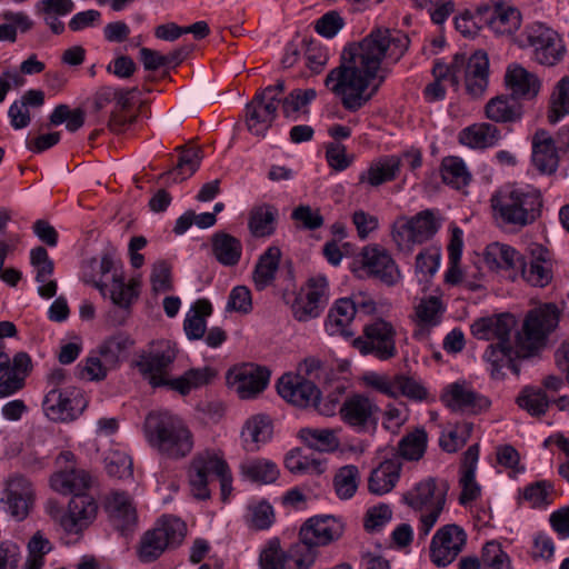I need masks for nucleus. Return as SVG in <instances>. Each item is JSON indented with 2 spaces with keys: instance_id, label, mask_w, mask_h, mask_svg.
Instances as JSON below:
<instances>
[{
  "instance_id": "nucleus-21",
  "label": "nucleus",
  "mask_w": 569,
  "mask_h": 569,
  "mask_svg": "<svg viewBox=\"0 0 569 569\" xmlns=\"http://www.w3.org/2000/svg\"><path fill=\"white\" fill-rule=\"evenodd\" d=\"M106 511L113 527L127 535L137 526V511L130 496L123 491H112L106 498Z\"/></svg>"
},
{
  "instance_id": "nucleus-30",
  "label": "nucleus",
  "mask_w": 569,
  "mask_h": 569,
  "mask_svg": "<svg viewBox=\"0 0 569 569\" xmlns=\"http://www.w3.org/2000/svg\"><path fill=\"white\" fill-rule=\"evenodd\" d=\"M401 467L397 455L382 461L369 477V491L379 496L391 491L399 480Z\"/></svg>"
},
{
  "instance_id": "nucleus-31",
  "label": "nucleus",
  "mask_w": 569,
  "mask_h": 569,
  "mask_svg": "<svg viewBox=\"0 0 569 569\" xmlns=\"http://www.w3.org/2000/svg\"><path fill=\"white\" fill-rule=\"evenodd\" d=\"M449 485L446 481L441 483V488H438L436 479L428 478L407 491L402 499L405 503L416 510H421L425 507L433 509L437 506L438 496L445 492L446 497Z\"/></svg>"
},
{
  "instance_id": "nucleus-7",
  "label": "nucleus",
  "mask_w": 569,
  "mask_h": 569,
  "mask_svg": "<svg viewBox=\"0 0 569 569\" xmlns=\"http://www.w3.org/2000/svg\"><path fill=\"white\" fill-rule=\"evenodd\" d=\"M186 523L179 518L164 516L156 527L143 533L138 547L141 562L156 561L167 548L179 546L186 536Z\"/></svg>"
},
{
  "instance_id": "nucleus-34",
  "label": "nucleus",
  "mask_w": 569,
  "mask_h": 569,
  "mask_svg": "<svg viewBox=\"0 0 569 569\" xmlns=\"http://www.w3.org/2000/svg\"><path fill=\"white\" fill-rule=\"evenodd\" d=\"M401 160L397 156H388L373 161L367 170L359 176V183L379 187L397 178Z\"/></svg>"
},
{
  "instance_id": "nucleus-45",
  "label": "nucleus",
  "mask_w": 569,
  "mask_h": 569,
  "mask_svg": "<svg viewBox=\"0 0 569 569\" xmlns=\"http://www.w3.org/2000/svg\"><path fill=\"white\" fill-rule=\"evenodd\" d=\"M487 24L498 34H511L520 28L521 14L515 7L496 3L495 16L487 19Z\"/></svg>"
},
{
  "instance_id": "nucleus-14",
  "label": "nucleus",
  "mask_w": 569,
  "mask_h": 569,
  "mask_svg": "<svg viewBox=\"0 0 569 569\" xmlns=\"http://www.w3.org/2000/svg\"><path fill=\"white\" fill-rule=\"evenodd\" d=\"M86 406V399L77 389L53 388L43 400L46 415L54 421H71L82 413Z\"/></svg>"
},
{
  "instance_id": "nucleus-57",
  "label": "nucleus",
  "mask_w": 569,
  "mask_h": 569,
  "mask_svg": "<svg viewBox=\"0 0 569 569\" xmlns=\"http://www.w3.org/2000/svg\"><path fill=\"white\" fill-rule=\"evenodd\" d=\"M106 470L109 476L124 479L132 477V460L124 452L113 451L104 459Z\"/></svg>"
},
{
  "instance_id": "nucleus-39",
  "label": "nucleus",
  "mask_w": 569,
  "mask_h": 569,
  "mask_svg": "<svg viewBox=\"0 0 569 569\" xmlns=\"http://www.w3.org/2000/svg\"><path fill=\"white\" fill-rule=\"evenodd\" d=\"M212 252L216 259L223 266H236L242 253V244L236 237L219 231L211 238Z\"/></svg>"
},
{
  "instance_id": "nucleus-17",
  "label": "nucleus",
  "mask_w": 569,
  "mask_h": 569,
  "mask_svg": "<svg viewBox=\"0 0 569 569\" xmlns=\"http://www.w3.org/2000/svg\"><path fill=\"white\" fill-rule=\"evenodd\" d=\"M528 251L529 262L523 257L518 272L530 284L543 288L551 282L553 277L551 252L538 243L530 244Z\"/></svg>"
},
{
  "instance_id": "nucleus-13",
  "label": "nucleus",
  "mask_w": 569,
  "mask_h": 569,
  "mask_svg": "<svg viewBox=\"0 0 569 569\" xmlns=\"http://www.w3.org/2000/svg\"><path fill=\"white\" fill-rule=\"evenodd\" d=\"M359 262L368 277L378 279L386 286H395L401 278L397 263L388 250L379 244L366 246L359 254Z\"/></svg>"
},
{
  "instance_id": "nucleus-2",
  "label": "nucleus",
  "mask_w": 569,
  "mask_h": 569,
  "mask_svg": "<svg viewBox=\"0 0 569 569\" xmlns=\"http://www.w3.org/2000/svg\"><path fill=\"white\" fill-rule=\"evenodd\" d=\"M116 249L107 248L99 263L101 278L93 281V286L110 300L117 309L109 312V319L114 326H122L131 312V306L140 295V280L132 278L128 283L124 276L116 266Z\"/></svg>"
},
{
  "instance_id": "nucleus-1",
  "label": "nucleus",
  "mask_w": 569,
  "mask_h": 569,
  "mask_svg": "<svg viewBox=\"0 0 569 569\" xmlns=\"http://www.w3.org/2000/svg\"><path fill=\"white\" fill-rule=\"evenodd\" d=\"M409 44L406 33L377 27L360 41L343 48L340 63L327 74L325 86L340 98L347 111L356 112L371 101L386 81L383 59L397 63Z\"/></svg>"
},
{
  "instance_id": "nucleus-35",
  "label": "nucleus",
  "mask_w": 569,
  "mask_h": 569,
  "mask_svg": "<svg viewBox=\"0 0 569 569\" xmlns=\"http://www.w3.org/2000/svg\"><path fill=\"white\" fill-rule=\"evenodd\" d=\"M247 451L254 452L272 437V423L269 417L257 415L247 420L241 432Z\"/></svg>"
},
{
  "instance_id": "nucleus-33",
  "label": "nucleus",
  "mask_w": 569,
  "mask_h": 569,
  "mask_svg": "<svg viewBox=\"0 0 569 569\" xmlns=\"http://www.w3.org/2000/svg\"><path fill=\"white\" fill-rule=\"evenodd\" d=\"M357 313V303L351 298L338 299L330 309L326 321L327 331L333 335L350 337L352 332L349 330L355 316Z\"/></svg>"
},
{
  "instance_id": "nucleus-4",
  "label": "nucleus",
  "mask_w": 569,
  "mask_h": 569,
  "mask_svg": "<svg viewBox=\"0 0 569 569\" xmlns=\"http://www.w3.org/2000/svg\"><path fill=\"white\" fill-rule=\"evenodd\" d=\"M345 531L341 520L332 516H315L301 526L300 542L291 548V557L297 569H309L317 557L316 548L340 539Z\"/></svg>"
},
{
  "instance_id": "nucleus-18",
  "label": "nucleus",
  "mask_w": 569,
  "mask_h": 569,
  "mask_svg": "<svg viewBox=\"0 0 569 569\" xmlns=\"http://www.w3.org/2000/svg\"><path fill=\"white\" fill-rule=\"evenodd\" d=\"M277 390L282 399L298 408L311 407V403H317L320 396L315 381L291 373H286L279 379Z\"/></svg>"
},
{
  "instance_id": "nucleus-60",
  "label": "nucleus",
  "mask_w": 569,
  "mask_h": 569,
  "mask_svg": "<svg viewBox=\"0 0 569 569\" xmlns=\"http://www.w3.org/2000/svg\"><path fill=\"white\" fill-rule=\"evenodd\" d=\"M292 220L300 222L305 229L316 230L323 226V217L319 209H312L308 204H300L291 213Z\"/></svg>"
},
{
  "instance_id": "nucleus-64",
  "label": "nucleus",
  "mask_w": 569,
  "mask_h": 569,
  "mask_svg": "<svg viewBox=\"0 0 569 569\" xmlns=\"http://www.w3.org/2000/svg\"><path fill=\"white\" fill-rule=\"evenodd\" d=\"M252 309L251 292L246 286L234 287L228 299L227 310L248 313Z\"/></svg>"
},
{
  "instance_id": "nucleus-23",
  "label": "nucleus",
  "mask_w": 569,
  "mask_h": 569,
  "mask_svg": "<svg viewBox=\"0 0 569 569\" xmlns=\"http://www.w3.org/2000/svg\"><path fill=\"white\" fill-rule=\"evenodd\" d=\"M2 501L8 506V511L17 520H23L29 515L33 501V490L29 480L21 476L12 477L7 482Z\"/></svg>"
},
{
  "instance_id": "nucleus-51",
  "label": "nucleus",
  "mask_w": 569,
  "mask_h": 569,
  "mask_svg": "<svg viewBox=\"0 0 569 569\" xmlns=\"http://www.w3.org/2000/svg\"><path fill=\"white\" fill-rule=\"evenodd\" d=\"M441 177L445 183L460 189L470 181V174L463 161L457 157L445 158L441 166Z\"/></svg>"
},
{
  "instance_id": "nucleus-56",
  "label": "nucleus",
  "mask_w": 569,
  "mask_h": 569,
  "mask_svg": "<svg viewBox=\"0 0 569 569\" xmlns=\"http://www.w3.org/2000/svg\"><path fill=\"white\" fill-rule=\"evenodd\" d=\"M472 431L471 423L457 426L455 429L443 432L439 439V446L447 452H456L463 447Z\"/></svg>"
},
{
  "instance_id": "nucleus-38",
  "label": "nucleus",
  "mask_w": 569,
  "mask_h": 569,
  "mask_svg": "<svg viewBox=\"0 0 569 569\" xmlns=\"http://www.w3.org/2000/svg\"><path fill=\"white\" fill-rule=\"evenodd\" d=\"M523 256L508 244L491 243L485 252V262L491 269H509L518 272Z\"/></svg>"
},
{
  "instance_id": "nucleus-11",
  "label": "nucleus",
  "mask_w": 569,
  "mask_h": 569,
  "mask_svg": "<svg viewBox=\"0 0 569 569\" xmlns=\"http://www.w3.org/2000/svg\"><path fill=\"white\" fill-rule=\"evenodd\" d=\"M379 411L373 400L361 393L347 397L339 407L341 420L358 433L376 431Z\"/></svg>"
},
{
  "instance_id": "nucleus-29",
  "label": "nucleus",
  "mask_w": 569,
  "mask_h": 569,
  "mask_svg": "<svg viewBox=\"0 0 569 569\" xmlns=\"http://www.w3.org/2000/svg\"><path fill=\"white\" fill-rule=\"evenodd\" d=\"M177 150L180 151L177 166L166 172H162L157 178L158 182L162 181L163 183L169 184V180L171 179L172 182L179 183L190 178L199 169L203 157L200 148L178 147Z\"/></svg>"
},
{
  "instance_id": "nucleus-20",
  "label": "nucleus",
  "mask_w": 569,
  "mask_h": 569,
  "mask_svg": "<svg viewBox=\"0 0 569 569\" xmlns=\"http://www.w3.org/2000/svg\"><path fill=\"white\" fill-rule=\"evenodd\" d=\"M483 358L491 365L492 378L497 379L502 376V368H509L515 375H519L520 368L517 365V359L528 358V355L517 345L515 339L513 342L501 340V342L490 343L483 353Z\"/></svg>"
},
{
  "instance_id": "nucleus-3",
  "label": "nucleus",
  "mask_w": 569,
  "mask_h": 569,
  "mask_svg": "<svg viewBox=\"0 0 569 569\" xmlns=\"http://www.w3.org/2000/svg\"><path fill=\"white\" fill-rule=\"evenodd\" d=\"M493 217L501 226L522 229L540 218L543 200L538 189L506 188L490 200Z\"/></svg>"
},
{
  "instance_id": "nucleus-63",
  "label": "nucleus",
  "mask_w": 569,
  "mask_h": 569,
  "mask_svg": "<svg viewBox=\"0 0 569 569\" xmlns=\"http://www.w3.org/2000/svg\"><path fill=\"white\" fill-rule=\"evenodd\" d=\"M150 280L154 292L170 291L172 289L170 264L166 261L156 262Z\"/></svg>"
},
{
  "instance_id": "nucleus-9",
  "label": "nucleus",
  "mask_w": 569,
  "mask_h": 569,
  "mask_svg": "<svg viewBox=\"0 0 569 569\" xmlns=\"http://www.w3.org/2000/svg\"><path fill=\"white\" fill-rule=\"evenodd\" d=\"M555 307L533 309L526 316L521 330L516 333L517 345L529 356L545 345L548 335L557 327Z\"/></svg>"
},
{
  "instance_id": "nucleus-47",
  "label": "nucleus",
  "mask_w": 569,
  "mask_h": 569,
  "mask_svg": "<svg viewBox=\"0 0 569 569\" xmlns=\"http://www.w3.org/2000/svg\"><path fill=\"white\" fill-rule=\"evenodd\" d=\"M300 438L309 448L321 452H332L340 445L332 429L303 428L300 430Z\"/></svg>"
},
{
  "instance_id": "nucleus-59",
  "label": "nucleus",
  "mask_w": 569,
  "mask_h": 569,
  "mask_svg": "<svg viewBox=\"0 0 569 569\" xmlns=\"http://www.w3.org/2000/svg\"><path fill=\"white\" fill-rule=\"evenodd\" d=\"M345 27V20L338 11H329L316 21L315 30L322 37L331 39Z\"/></svg>"
},
{
  "instance_id": "nucleus-58",
  "label": "nucleus",
  "mask_w": 569,
  "mask_h": 569,
  "mask_svg": "<svg viewBox=\"0 0 569 569\" xmlns=\"http://www.w3.org/2000/svg\"><path fill=\"white\" fill-rule=\"evenodd\" d=\"M553 491V486L547 480H540L527 486L523 489L522 497L529 501L531 507L538 508L549 505V495Z\"/></svg>"
},
{
  "instance_id": "nucleus-5",
  "label": "nucleus",
  "mask_w": 569,
  "mask_h": 569,
  "mask_svg": "<svg viewBox=\"0 0 569 569\" xmlns=\"http://www.w3.org/2000/svg\"><path fill=\"white\" fill-rule=\"evenodd\" d=\"M146 431L151 446L168 458H183L192 450V435L183 421L176 416L149 415L146 420Z\"/></svg>"
},
{
  "instance_id": "nucleus-40",
  "label": "nucleus",
  "mask_w": 569,
  "mask_h": 569,
  "mask_svg": "<svg viewBox=\"0 0 569 569\" xmlns=\"http://www.w3.org/2000/svg\"><path fill=\"white\" fill-rule=\"evenodd\" d=\"M281 250L278 247H269L259 258L253 270V282L258 290L270 286L279 269Z\"/></svg>"
},
{
  "instance_id": "nucleus-42",
  "label": "nucleus",
  "mask_w": 569,
  "mask_h": 569,
  "mask_svg": "<svg viewBox=\"0 0 569 569\" xmlns=\"http://www.w3.org/2000/svg\"><path fill=\"white\" fill-rule=\"evenodd\" d=\"M241 475L256 483L268 485L273 483L279 477L277 465L267 459H251L241 463Z\"/></svg>"
},
{
  "instance_id": "nucleus-46",
  "label": "nucleus",
  "mask_w": 569,
  "mask_h": 569,
  "mask_svg": "<svg viewBox=\"0 0 569 569\" xmlns=\"http://www.w3.org/2000/svg\"><path fill=\"white\" fill-rule=\"evenodd\" d=\"M427 441V432L423 429H416L413 432L401 438L395 455L399 457L400 461L401 459L418 461L426 452Z\"/></svg>"
},
{
  "instance_id": "nucleus-24",
  "label": "nucleus",
  "mask_w": 569,
  "mask_h": 569,
  "mask_svg": "<svg viewBox=\"0 0 569 569\" xmlns=\"http://www.w3.org/2000/svg\"><path fill=\"white\" fill-rule=\"evenodd\" d=\"M278 114V104L254 94L246 106V124L250 133L264 137Z\"/></svg>"
},
{
  "instance_id": "nucleus-19",
  "label": "nucleus",
  "mask_w": 569,
  "mask_h": 569,
  "mask_svg": "<svg viewBox=\"0 0 569 569\" xmlns=\"http://www.w3.org/2000/svg\"><path fill=\"white\" fill-rule=\"evenodd\" d=\"M445 405L455 412L477 415L489 408L490 401L465 382L449 385L441 396Z\"/></svg>"
},
{
  "instance_id": "nucleus-25",
  "label": "nucleus",
  "mask_w": 569,
  "mask_h": 569,
  "mask_svg": "<svg viewBox=\"0 0 569 569\" xmlns=\"http://www.w3.org/2000/svg\"><path fill=\"white\" fill-rule=\"evenodd\" d=\"M559 151L555 140L545 129H538L532 137V163L543 174H552L559 167Z\"/></svg>"
},
{
  "instance_id": "nucleus-41",
  "label": "nucleus",
  "mask_w": 569,
  "mask_h": 569,
  "mask_svg": "<svg viewBox=\"0 0 569 569\" xmlns=\"http://www.w3.org/2000/svg\"><path fill=\"white\" fill-rule=\"evenodd\" d=\"M137 88L116 89L113 101L114 110L111 112L108 127L113 132H121L124 128L134 121V116L124 114L132 106V94L137 92Z\"/></svg>"
},
{
  "instance_id": "nucleus-37",
  "label": "nucleus",
  "mask_w": 569,
  "mask_h": 569,
  "mask_svg": "<svg viewBox=\"0 0 569 569\" xmlns=\"http://www.w3.org/2000/svg\"><path fill=\"white\" fill-rule=\"evenodd\" d=\"M486 114L495 122H516L522 117V106L511 94H502L487 102Z\"/></svg>"
},
{
  "instance_id": "nucleus-28",
  "label": "nucleus",
  "mask_w": 569,
  "mask_h": 569,
  "mask_svg": "<svg viewBox=\"0 0 569 569\" xmlns=\"http://www.w3.org/2000/svg\"><path fill=\"white\" fill-rule=\"evenodd\" d=\"M489 59L483 50H477L468 59L465 74L466 91L472 98H480L488 87Z\"/></svg>"
},
{
  "instance_id": "nucleus-22",
  "label": "nucleus",
  "mask_w": 569,
  "mask_h": 569,
  "mask_svg": "<svg viewBox=\"0 0 569 569\" xmlns=\"http://www.w3.org/2000/svg\"><path fill=\"white\" fill-rule=\"evenodd\" d=\"M98 505L93 497L84 492L72 496L68 505V513L62 519V526L69 532H78L88 527L96 518Z\"/></svg>"
},
{
  "instance_id": "nucleus-48",
  "label": "nucleus",
  "mask_w": 569,
  "mask_h": 569,
  "mask_svg": "<svg viewBox=\"0 0 569 569\" xmlns=\"http://www.w3.org/2000/svg\"><path fill=\"white\" fill-rule=\"evenodd\" d=\"M416 242L423 243L431 239L440 228L439 220L430 209H426L409 219Z\"/></svg>"
},
{
  "instance_id": "nucleus-10",
  "label": "nucleus",
  "mask_w": 569,
  "mask_h": 569,
  "mask_svg": "<svg viewBox=\"0 0 569 569\" xmlns=\"http://www.w3.org/2000/svg\"><path fill=\"white\" fill-rule=\"evenodd\" d=\"M396 330L393 326L381 319L365 325L362 335L352 342L361 355H373L379 360H388L396 356Z\"/></svg>"
},
{
  "instance_id": "nucleus-50",
  "label": "nucleus",
  "mask_w": 569,
  "mask_h": 569,
  "mask_svg": "<svg viewBox=\"0 0 569 569\" xmlns=\"http://www.w3.org/2000/svg\"><path fill=\"white\" fill-rule=\"evenodd\" d=\"M133 345V340L126 333H117L107 339L100 347V353L110 368H114L120 357Z\"/></svg>"
},
{
  "instance_id": "nucleus-53",
  "label": "nucleus",
  "mask_w": 569,
  "mask_h": 569,
  "mask_svg": "<svg viewBox=\"0 0 569 569\" xmlns=\"http://www.w3.org/2000/svg\"><path fill=\"white\" fill-rule=\"evenodd\" d=\"M359 470L353 465L341 467L333 478V486L341 499L351 498L358 488Z\"/></svg>"
},
{
  "instance_id": "nucleus-26",
  "label": "nucleus",
  "mask_w": 569,
  "mask_h": 569,
  "mask_svg": "<svg viewBox=\"0 0 569 569\" xmlns=\"http://www.w3.org/2000/svg\"><path fill=\"white\" fill-rule=\"evenodd\" d=\"M516 325L517 320L512 315L502 313L476 320L471 325V333L481 340L508 341Z\"/></svg>"
},
{
  "instance_id": "nucleus-15",
  "label": "nucleus",
  "mask_w": 569,
  "mask_h": 569,
  "mask_svg": "<svg viewBox=\"0 0 569 569\" xmlns=\"http://www.w3.org/2000/svg\"><path fill=\"white\" fill-rule=\"evenodd\" d=\"M467 535L457 525H446L433 536L430 545L431 561L438 567L451 563L462 551Z\"/></svg>"
},
{
  "instance_id": "nucleus-32",
  "label": "nucleus",
  "mask_w": 569,
  "mask_h": 569,
  "mask_svg": "<svg viewBox=\"0 0 569 569\" xmlns=\"http://www.w3.org/2000/svg\"><path fill=\"white\" fill-rule=\"evenodd\" d=\"M91 476L83 469H77L74 466L56 472L51 479V488L62 495H76L84 492L90 488Z\"/></svg>"
},
{
  "instance_id": "nucleus-16",
  "label": "nucleus",
  "mask_w": 569,
  "mask_h": 569,
  "mask_svg": "<svg viewBox=\"0 0 569 569\" xmlns=\"http://www.w3.org/2000/svg\"><path fill=\"white\" fill-rule=\"evenodd\" d=\"M270 371L253 363H244L230 369L227 373L228 385L236 389L241 399L256 397L269 382Z\"/></svg>"
},
{
  "instance_id": "nucleus-44",
  "label": "nucleus",
  "mask_w": 569,
  "mask_h": 569,
  "mask_svg": "<svg viewBox=\"0 0 569 569\" xmlns=\"http://www.w3.org/2000/svg\"><path fill=\"white\" fill-rule=\"evenodd\" d=\"M278 209L271 204L254 207L249 216V230L254 237H268L274 232Z\"/></svg>"
},
{
  "instance_id": "nucleus-55",
  "label": "nucleus",
  "mask_w": 569,
  "mask_h": 569,
  "mask_svg": "<svg viewBox=\"0 0 569 569\" xmlns=\"http://www.w3.org/2000/svg\"><path fill=\"white\" fill-rule=\"evenodd\" d=\"M481 562L485 569H510V559L497 541L483 546Z\"/></svg>"
},
{
  "instance_id": "nucleus-12",
  "label": "nucleus",
  "mask_w": 569,
  "mask_h": 569,
  "mask_svg": "<svg viewBox=\"0 0 569 569\" xmlns=\"http://www.w3.org/2000/svg\"><path fill=\"white\" fill-rule=\"evenodd\" d=\"M528 44L533 49V59L547 67L558 64L565 57L566 46L559 34L542 24L532 26L527 32Z\"/></svg>"
},
{
  "instance_id": "nucleus-36",
  "label": "nucleus",
  "mask_w": 569,
  "mask_h": 569,
  "mask_svg": "<svg viewBox=\"0 0 569 569\" xmlns=\"http://www.w3.org/2000/svg\"><path fill=\"white\" fill-rule=\"evenodd\" d=\"M500 139V130L497 126L482 122L465 128L459 133V142L463 146L485 149L496 144Z\"/></svg>"
},
{
  "instance_id": "nucleus-52",
  "label": "nucleus",
  "mask_w": 569,
  "mask_h": 569,
  "mask_svg": "<svg viewBox=\"0 0 569 569\" xmlns=\"http://www.w3.org/2000/svg\"><path fill=\"white\" fill-rule=\"evenodd\" d=\"M286 468L292 473H315L325 471L322 461L301 455L300 449L291 450L284 458Z\"/></svg>"
},
{
  "instance_id": "nucleus-49",
  "label": "nucleus",
  "mask_w": 569,
  "mask_h": 569,
  "mask_svg": "<svg viewBox=\"0 0 569 569\" xmlns=\"http://www.w3.org/2000/svg\"><path fill=\"white\" fill-rule=\"evenodd\" d=\"M517 403L531 416L541 417L547 412L550 401L545 390L526 387L517 397Z\"/></svg>"
},
{
  "instance_id": "nucleus-8",
  "label": "nucleus",
  "mask_w": 569,
  "mask_h": 569,
  "mask_svg": "<svg viewBox=\"0 0 569 569\" xmlns=\"http://www.w3.org/2000/svg\"><path fill=\"white\" fill-rule=\"evenodd\" d=\"M178 353L179 349L173 341L164 339L152 341L147 350L137 356L133 366L152 387H161Z\"/></svg>"
},
{
  "instance_id": "nucleus-6",
  "label": "nucleus",
  "mask_w": 569,
  "mask_h": 569,
  "mask_svg": "<svg viewBox=\"0 0 569 569\" xmlns=\"http://www.w3.org/2000/svg\"><path fill=\"white\" fill-rule=\"evenodd\" d=\"M217 478L220 482L221 498L227 500L232 490V477L227 462L216 455L204 453L193 459L189 471L192 495L197 499H208V485Z\"/></svg>"
},
{
  "instance_id": "nucleus-27",
  "label": "nucleus",
  "mask_w": 569,
  "mask_h": 569,
  "mask_svg": "<svg viewBox=\"0 0 569 569\" xmlns=\"http://www.w3.org/2000/svg\"><path fill=\"white\" fill-rule=\"evenodd\" d=\"M505 83L513 98L530 100L540 90L538 77L519 64L509 66L505 74Z\"/></svg>"
},
{
  "instance_id": "nucleus-54",
  "label": "nucleus",
  "mask_w": 569,
  "mask_h": 569,
  "mask_svg": "<svg viewBox=\"0 0 569 569\" xmlns=\"http://www.w3.org/2000/svg\"><path fill=\"white\" fill-rule=\"evenodd\" d=\"M290 555L291 549L288 553L282 552L279 540L272 539L260 553V567L261 569H284L289 560L295 562Z\"/></svg>"
},
{
  "instance_id": "nucleus-61",
  "label": "nucleus",
  "mask_w": 569,
  "mask_h": 569,
  "mask_svg": "<svg viewBox=\"0 0 569 569\" xmlns=\"http://www.w3.org/2000/svg\"><path fill=\"white\" fill-rule=\"evenodd\" d=\"M402 395L409 399L415 400H423L428 392L425 387H422L418 381L413 378L397 375L396 376V397Z\"/></svg>"
},
{
  "instance_id": "nucleus-43",
  "label": "nucleus",
  "mask_w": 569,
  "mask_h": 569,
  "mask_svg": "<svg viewBox=\"0 0 569 569\" xmlns=\"http://www.w3.org/2000/svg\"><path fill=\"white\" fill-rule=\"evenodd\" d=\"M569 114V76L562 77L553 87L549 98L547 119L550 124L558 123Z\"/></svg>"
},
{
  "instance_id": "nucleus-62",
  "label": "nucleus",
  "mask_w": 569,
  "mask_h": 569,
  "mask_svg": "<svg viewBox=\"0 0 569 569\" xmlns=\"http://www.w3.org/2000/svg\"><path fill=\"white\" fill-rule=\"evenodd\" d=\"M249 510L250 525L258 530L268 529L274 521L273 508L266 501L250 506Z\"/></svg>"
}]
</instances>
